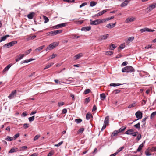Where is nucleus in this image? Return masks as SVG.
I'll return each instance as SVG.
<instances>
[{
  "label": "nucleus",
  "instance_id": "4d7b16f0",
  "mask_svg": "<svg viewBox=\"0 0 156 156\" xmlns=\"http://www.w3.org/2000/svg\"><path fill=\"white\" fill-rule=\"evenodd\" d=\"M64 105V102H58V105L59 107L63 106Z\"/></svg>",
  "mask_w": 156,
  "mask_h": 156
},
{
  "label": "nucleus",
  "instance_id": "4be33fe9",
  "mask_svg": "<svg viewBox=\"0 0 156 156\" xmlns=\"http://www.w3.org/2000/svg\"><path fill=\"white\" fill-rule=\"evenodd\" d=\"M36 37V35L30 36L27 39V41L32 40L35 38Z\"/></svg>",
  "mask_w": 156,
  "mask_h": 156
},
{
  "label": "nucleus",
  "instance_id": "3c124183",
  "mask_svg": "<svg viewBox=\"0 0 156 156\" xmlns=\"http://www.w3.org/2000/svg\"><path fill=\"white\" fill-rule=\"evenodd\" d=\"M34 116H32L31 117L29 118L28 119L30 122H32L34 120Z\"/></svg>",
  "mask_w": 156,
  "mask_h": 156
},
{
  "label": "nucleus",
  "instance_id": "72a5a7b5",
  "mask_svg": "<svg viewBox=\"0 0 156 156\" xmlns=\"http://www.w3.org/2000/svg\"><path fill=\"white\" fill-rule=\"evenodd\" d=\"M144 146L143 144H141L140 145L137 149V151L138 152L140 151L142 149V147Z\"/></svg>",
  "mask_w": 156,
  "mask_h": 156
},
{
  "label": "nucleus",
  "instance_id": "c9c22d12",
  "mask_svg": "<svg viewBox=\"0 0 156 156\" xmlns=\"http://www.w3.org/2000/svg\"><path fill=\"white\" fill-rule=\"evenodd\" d=\"M122 84L120 83H111L110 84V86H113V87H115L117 86H119V85H122Z\"/></svg>",
  "mask_w": 156,
  "mask_h": 156
},
{
  "label": "nucleus",
  "instance_id": "393cba45",
  "mask_svg": "<svg viewBox=\"0 0 156 156\" xmlns=\"http://www.w3.org/2000/svg\"><path fill=\"white\" fill-rule=\"evenodd\" d=\"M134 39V37H129L126 43H129V42H132Z\"/></svg>",
  "mask_w": 156,
  "mask_h": 156
},
{
  "label": "nucleus",
  "instance_id": "79ce46f5",
  "mask_svg": "<svg viewBox=\"0 0 156 156\" xmlns=\"http://www.w3.org/2000/svg\"><path fill=\"white\" fill-rule=\"evenodd\" d=\"M91 117H92L91 114H90L89 113H87L86 116V119L87 120H89Z\"/></svg>",
  "mask_w": 156,
  "mask_h": 156
},
{
  "label": "nucleus",
  "instance_id": "ea45409f",
  "mask_svg": "<svg viewBox=\"0 0 156 156\" xmlns=\"http://www.w3.org/2000/svg\"><path fill=\"white\" fill-rule=\"evenodd\" d=\"M97 2L94 1H91L90 3V6L91 7H93L95 6Z\"/></svg>",
  "mask_w": 156,
  "mask_h": 156
},
{
  "label": "nucleus",
  "instance_id": "6ab92c4d",
  "mask_svg": "<svg viewBox=\"0 0 156 156\" xmlns=\"http://www.w3.org/2000/svg\"><path fill=\"white\" fill-rule=\"evenodd\" d=\"M109 116H107L105 119L104 123L107 125H108L109 123Z\"/></svg>",
  "mask_w": 156,
  "mask_h": 156
},
{
  "label": "nucleus",
  "instance_id": "49530a36",
  "mask_svg": "<svg viewBox=\"0 0 156 156\" xmlns=\"http://www.w3.org/2000/svg\"><path fill=\"white\" fill-rule=\"evenodd\" d=\"M54 151H51L48 154L47 156H52L54 155Z\"/></svg>",
  "mask_w": 156,
  "mask_h": 156
},
{
  "label": "nucleus",
  "instance_id": "69168bd1",
  "mask_svg": "<svg viewBox=\"0 0 156 156\" xmlns=\"http://www.w3.org/2000/svg\"><path fill=\"white\" fill-rule=\"evenodd\" d=\"M56 35L61 33L62 32V30H55Z\"/></svg>",
  "mask_w": 156,
  "mask_h": 156
},
{
  "label": "nucleus",
  "instance_id": "f257e3e1",
  "mask_svg": "<svg viewBox=\"0 0 156 156\" xmlns=\"http://www.w3.org/2000/svg\"><path fill=\"white\" fill-rule=\"evenodd\" d=\"M134 70L133 68L130 66H127L122 69V72H134Z\"/></svg>",
  "mask_w": 156,
  "mask_h": 156
},
{
  "label": "nucleus",
  "instance_id": "cd10ccee",
  "mask_svg": "<svg viewBox=\"0 0 156 156\" xmlns=\"http://www.w3.org/2000/svg\"><path fill=\"white\" fill-rule=\"evenodd\" d=\"M54 63H48L45 67V68L44 69V70H45L47 69H48L51 67L52 65H53Z\"/></svg>",
  "mask_w": 156,
  "mask_h": 156
},
{
  "label": "nucleus",
  "instance_id": "bf43d9fd",
  "mask_svg": "<svg viewBox=\"0 0 156 156\" xmlns=\"http://www.w3.org/2000/svg\"><path fill=\"white\" fill-rule=\"evenodd\" d=\"M125 47V45L124 44H122L119 47V49H122Z\"/></svg>",
  "mask_w": 156,
  "mask_h": 156
},
{
  "label": "nucleus",
  "instance_id": "c85d7f7f",
  "mask_svg": "<svg viewBox=\"0 0 156 156\" xmlns=\"http://www.w3.org/2000/svg\"><path fill=\"white\" fill-rule=\"evenodd\" d=\"M100 97L101 100H104L106 98V96L105 94L102 93L100 95Z\"/></svg>",
  "mask_w": 156,
  "mask_h": 156
},
{
  "label": "nucleus",
  "instance_id": "5701e85b",
  "mask_svg": "<svg viewBox=\"0 0 156 156\" xmlns=\"http://www.w3.org/2000/svg\"><path fill=\"white\" fill-rule=\"evenodd\" d=\"M119 133L118 132V130H115L113 131V132L112 133L111 135V136H116Z\"/></svg>",
  "mask_w": 156,
  "mask_h": 156
},
{
  "label": "nucleus",
  "instance_id": "dca6fc26",
  "mask_svg": "<svg viewBox=\"0 0 156 156\" xmlns=\"http://www.w3.org/2000/svg\"><path fill=\"white\" fill-rule=\"evenodd\" d=\"M9 35H6L5 36L2 37L0 40V43L4 41H5L6 39V38L9 37Z\"/></svg>",
  "mask_w": 156,
  "mask_h": 156
},
{
  "label": "nucleus",
  "instance_id": "c756f323",
  "mask_svg": "<svg viewBox=\"0 0 156 156\" xmlns=\"http://www.w3.org/2000/svg\"><path fill=\"white\" fill-rule=\"evenodd\" d=\"M106 12H107V11L106 10H104L103 11H101V12L98 13L97 14V15L98 16H100L103 15Z\"/></svg>",
  "mask_w": 156,
  "mask_h": 156
},
{
  "label": "nucleus",
  "instance_id": "9d476101",
  "mask_svg": "<svg viewBox=\"0 0 156 156\" xmlns=\"http://www.w3.org/2000/svg\"><path fill=\"white\" fill-rule=\"evenodd\" d=\"M136 18L133 17H132L131 18H128L126 20L125 22L126 23H128L130 22H133L134 21Z\"/></svg>",
  "mask_w": 156,
  "mask_h": 156
},
{
  "label": "nucleus",
  "instance_id": "052dcab7",
  "mask_svg": "<svg viewBox=\"0 0 156 156\" xmlns=\"http://www.w3.org/2000/svg\"><path fill=\"white\" fill-rule=\"evenodd\" d=\"M145 153L146 155L147 156H151V154L150 152H149V151H145Z\"/></svg>",
  "mask_w": 156,
  "mask_h": 156
},
{
  "label": "nucleus",
  "instance_id": "aec40b11",
  "mask_svg": "<svg viewBox=\"0 0 156 156\" xmlns=\"http://www.w3.org/2000/svg\"><path fill=\"white\" fill-rule=\"evenodd\" d=\"M134 132V130L132 129H129L126 132L125 134L127 135H132V133Z\"/></svg>",
  "mask_w": 156,
  "mask_h": 156
},
{
  "label": "nucleus",
  "instance_id": "f03ea898",
  "mask_svg": "<svg viewBox=\"0 0 156 156\" xmlns=\"http://www.w3.org/2000/svg\"><path fill=\"white\" fill-rule=\"evenodd\" d=\"M156 7V3H154L150 5L149 6L145 9L147 13H149Z\"/></svg>",
  "mask_w": 156,
  "mask_h": 156
},
{
  "label": "nucleus",
  "instance_id": "6e6d98bb",
  "mask_svg": "<svg viewBox=\"0 0 156 156\" xmlns=\"http://www.w3.org/2000/svg\"><path fill=\"white\" fill-rule=\"evenodd\" d=\"M63 143V141H62L60 142H59L58 144L55 145L54 146L55 147H59Z\"/></svg>",
  "mask_w": 156,
  "mask_h": 156
},
{
  "label": "nucleus",
  "instance_id": "412c9836",
  "mask_svg": "<svg viewBox=\"0 0 156 156\" xmlns=\"http://www.w3.org/2000/svg\"><path fill=\"white\" fill-rule=\"evenodd\" d=\"M34 13L33 12H31L29 14H28L27 16V17L29 19H32L34 16Z\"/></svg>",
  "mask_w": 156,
  "mask_h": 156
},
{
  "label": "nucleus",
  "instance_id": "20e7f679",
  "mask_svg": "<svg viewBox=\"0 0 156 156\" xmlns=\"http://www.w3.org/2000/svg\"><path fill=\"white\" fill-rule=\"evenodd\" d=\"M16 41H13L7 44H5L3 46V47L5 48H8L14 45L17 43Z\"/></svg>",
  "mask_w": 156,
  "mask_h": 156
},
{
  "label": "nucleus",
  "instance_id": "ddd939ff",
  "mask_svg": "<svg viewBox=\"0 0 156 156\" xmlns=\"http://www.w3.org/2000/svg\"><path fill=\"white\" fill-rule=\"evenodd\" d=\"M108 36L109 35L108 34H106L102 36H101L99 37V39L100 40H102L106 39L108 38Z\"/></svg>",
  "mask_w": 156,
  "mask_h": 156
},
{
  "label": "nucleus",
  "instance_id": "2f4dec72",
  "mask_svg": "<svg viewBox=\"0 0 156 156\" xmlns=\"http://www.w3.org/2000/svg\"><path fill=\"white\" fill-rule=\"evenodd\" d=\"M134 127L136 128V129L138 130H139L140 129V123L139 122L137 124L134 125Z\"/></svg>",
  "mask_w": 156,
  "mask_h": 156
},
{
  "label": "nucleus",
  "instance_id": "1a4fd4ad",
  "mask_svg": "<svg viewBox=\"0 0 156 156\" xmlns=\"http://www.w3.org/2000/svg\"><path fill=\"white\" fill-rule=\"evenodd\" d=\"M16 90H14L8 96V97L10 99L12 98L16 94Z\"/></svg>",
  "mask_w": 156,
  "mask_h": 156
},
{
  "label": "nucleus",
  "instance_id": "5fc2aeb1",
  "mask_svg": "<svg viewBox=\"0 0 156 156\" xmlns=\"http://www.w3.org/2000/svg\"><path fill=\"white\" fill-rule=\"evenodd\" d=\"M75 121L77 123H79L82 121V120L80 119H76Z\"/></svg>",
  "mask_w": 156,
  "mask_h": 156
},
{
  "label": "nucleus",
  "instance_id": "09e8293b",
  "mask_svg": "<svg viewBox=\"0 0 156 156\" xmlns=\"http://www.w3.org/2000/svg\"><path fill=\"white\" fill-rule=\"evenodd\" d=\"M57 56V55L56 54H53L50 57H49L48 60H49L51 59H52L54 58L55 57Z\"/></svg>",
  "mask_w": 156,
  "mask_h": 156
},
{
  "label": "nucleus",
  "instance_id": "423d86ee",
  "mask_svg": "<svg viewBox=\"0 0 156 156\" xmlns=\"http://www.w3.org/2000/svg\"><path fill=\"white\" fill-rule=\"evenodd\" d=\"M135 115L138 119H140L142 117V113L140 111H137Z\"/></svg>",
  "mask_w": 156,
  "mask_h": 156
},
{
  "label": "nucleus",
  "instance_id": "8fccbe9b",
  "mask_svg": "<svg viewBox=\"0 0 156 156\" xmlns=\"http://www.w3.org/2000/svg\"><path fill=\"white\" fill-rule=\"evenodd\" d=\"M90 91V89H87L85 90L84 92V94H87L89 93Z\"/></svg>",
  "mask_w": 156,
  "mask_h": 156
},
{
  "label": "nucleus",
  "instance_id": "338daca9",
  "mask_svg": "<svg viewBox=\"0 0 156 156\" xmlns=\"http://www.w3.org/2000/svg\"><path fill=\"white\" fill-rule=\"evenodd\" d=\"M19 133H17L16 134H15L13 136V138L14 139V140L16 139L17 138L19 137Z\"/></svg>",
  "mask_w": 156,
  "mask_h": 156
},
{
  "label": "nucleus",
  "instance_id": "603ef678",
  "mask_svg": "<svg viewBox=\"0 0 156 156\" xmlns=\"http://www.w3.org/2000/svg\"><path fill=\"white\" fill-rule=\"evenodd\" d=\"M27 114L26 111L23 112L21 114V116L23 117H25L27 116Z\"/></svg>",
  "mask_w": 156,
  "mask_h": 156
},
{
  "label": "nucleus",
  "instance_id": "37998d69",
  "mask_svg": "<svg viewBox=\"0 0 156 156\" xmlns=\"http://www.w3.org/2000/svg\"><path fill=\"white\" fill-rule=\"evenodd\" d=\"M136 106V104L135 102H134L129 105L128 107L129 108H133L134 107Z\"/></svg>",
  "mask_w": 156,
  "mask_h": 156
},
{
  "label": "nucleus",
  "instance_id": "39448f33",
  "mask_svg": "<svg viewBox=\"0 0 156 156\" xmlns=\"http://www.w3.org/2000/svg\"><path fill=\"white\" fill-rule=\"evenodd\" d=\"M154 31V30H152L151 29H149L147 28H144L143 29H141L140 30V31L141 32V33H143L144 32H153Z\"/></svg>",
  "mask_w": 156,
  "mask_h": 156
},
{
  "label": "nucleus",
  "instance_id": "13d9d810",
  "mask_svg": "<svg viewBox=\"0 0 156 156\" xmlns=\"http://www.w3.org/2000/svg\"><path fill=\"white\" fill-rule=\"evenodd\" d=\"M113 54V52L112 51H109L106 52V55H111Z\"/></svg>",
  "mask_w": 156,
  "mask_h": 156
},
{
  "label": "nucleus",
  "instance_id": "de8ad7c7",
  "mask_svg": "<svg viewBox=\"0 0 156 156\" xmlns=\"http://www.w3.org/2000/svg\"><path fill=\"white\" fill-rule=\"evenodd\" d=\"M124 148L123 147H122L118 149L116 152L117 154L118 153L122 151Z\"/></svg>",
  "mask_w": 156,
  "mask_h": 156
},
{
  "label": "nucleus",
  "instance_id": "f3484780",
  "mask_svg": "<svg viewBox=\"0 0 156 156\" xmlns=\"http://www.w3.org/2000/svg\"><path fill=\"white\" fill-rule=\"evenodd\" d=\"M47 34L48 36H53L56 35L55 30L51 31L49 32Z\"/></svg>",
  "mask_w": 156,
  "mask_h": 156
},
{
  "label": "nucleus",
  "instance_id": "680f3d73",
  "mask_svg": "<svg viewBox=\"0 0 156 156\" xmlns=\"http://www.w3.org/2000/svg\"><path fill=\"white\" fill-rule=\"evenodd\" d=\"M141 138V136L140 134H139L137 137L136 139L138 141Z\"/></svg>",
  "mask_w": 156,
  "mask_h": 156
},
{
  "label": "nucleus",
  "instance_id": "58836bf2",
  "mask_svg": "<svg viewBox=\"0 0 156 156\" xmlns=\"http://www.w3.org/2000/svg\"><path fill=\"white\" fill-rule=\"evenodd\" d=\"M155 115H156V111L154 112L151 114L150 116L151 119H152L154 118Z\"/></svg>",
  "mask_w": 156,
  "mask_h": 156
},
{
  "label": "nucleus",
  "instance_id": "4c0bfd02",
  "mask_svg": "<svg viewBox=\"0 0 156 156\" xmlns=\"http://www.w3.org/2000/svg\"><path fill=\"white\" fill-rule=\"evenodd\" d=\"M43 18L44 20V23H47L48 21H49V19L48 18L46 17L45 16H43Z\"/></svg>",
  "mask_w": 156,
  "mask_h": 156
},
{
  "label": "nucleus",
  "instance_id": "a19ab883",
  "mask_svg": "<svg viewBox=\"0 0 156 156\" xmlns=\"http://www.w3.org/2000/svg\"><path fill=\"white\" fill-rule=\"evenodd\" d=\"M116 47V46L115 45L112 44H111L110 46L109 47V49L110 50H112L114 49Z\"/></svg>",
  "mask_w": 156,
  "mask_h": 156
},
{
  "label": "nucleus",
  "instance_id": "c03bdc74",
  "mask_svg": "<svg viewBox=\"0 0 156 156\" xmlns=\"http://www.w3.org/2000/svg\"><path fill=\"white\" fill-rule=\"evenodd\" d=\"M121 91V90L119 89H116L114 90L113 91V94H116L119 93Z\"/></svg>",
  "mask_w": 156,
  "mask_h": 156
},
{
  "label": "nucleus",
  "instance_id": "a878e982",
  "mask_svg": "<svg viewBox=\"0 0 156 156\" xmlns=\"http://www.w3.org/2000/svg\"><path fill=\"white\" fill-rule=\"evenodd\" d=\"M32 59L30 58L29 60H25L22 61L21 62V64H22L24 63H28V62L32 61Z\"/></svg>",
  "mask_w": 156,
  "mask_h": 156
},
{
  "label": "nucleus",
  "instance_id": "6e6552de",
  "mask_svg": "<svg viewBox=\"0 0 156 156\" xmlns=\"http://www.w3.org/2000/svg\"><path fill=\"white\" fill-rule=\"evenodd\" d=\"M116 23V22L114 23H109L106 25V27L108 28L111 29L113 28L115 26Z\"/></svg>",
  "mask_w": 156,
  "mask_h": 156
},
{
  "label": "nucleus",
  "instance_id": "bb28decb",
  "mask_svg": "<svg viewBox=\"0 0 156 156\" xmlns=\"http://www.w3.org/2000/svg\"><path fill=\"white\" fill-rule=\"evenodd\" d=\"M126 128V126H123L122 127L120 128L118 130V132L119 133L122 132Z\"/></svg>",
  "mask_w": 156,
  "mask_h": 156
},
{
  "label": "nucleus",
  "instance_id": "f8f14e48",
  "mask_svg": "<svg viewBox=\"0 0 156 156\" xmlns=\"http://www.w3.org/2000/svg\"><path fill=\"white\" fill-rule=\"evenodd\" d=\"M129 1V0H125V1L121 4L120 6L122 7L126 6Z\"/></svg>",
  "mask_w": 156,
  "mask_h": 156
},
{
  "label": "nucleus",
  "instance_id": "2eb2a0df",
  "mask_svg": "<svg viewBox=\"0 0 156 156\" xmlns=\"http://www.w3.org/2000/svg\"><path fill=\"white\" fill-rule=\"evenodd\" d=\"M82 56L83 54L82 53H80L74 56L75 59V60H77Z\"/></svg>",
  "mask_w": 156,
  "mask_h": 156
},
{
  "label": "nucleus",
  "instance_id": "a18cd8bd",
  "mask_svg": "<svg viewBox=\"0 0 156 156\" xmlns=\"http://www.w3.org/2000/svg\"><path fill=\"white\" fill-rule=\"evenodd\" d=\"M31 51L32 49H30L26 51L25 52V54H24L25 56L29 54L31 52Z\"/></svg>",
  "mask_w": 156,
  "mask_h": 156
},
{
  "label": "nucleus",
  "instance_id": "a211bd4d",
  "mask_svg": "<svg viewBox=\"0 0 156 156\" xmlns=\"http://www.w3.org/2000/svg\"><path fill=\"white\" fill-rule=\"evenodd\" d=\"M18 150L17 148H12L9 151V153H11L18 151Z\"/></svg>",
  "mask_w": 156,
  "mask_h": 156
},
{
  "label": "nucleus",
  "instance_id": "7c9ffc66",
  "mask_svg": "<svg viewBox=\"0 0 156 156\" xmlns=\"http://www.w3.org/2000/svg\"><path fill=\"white\" fill-rule=\"evenodd\" d=\"M5 140L8 141H11L13 140V138L11 136H8L5 138Z\"/></svg>",
  "mask_w": 156,
  "mask_h": 156
},
{
  "label": "nucleus",
  "instance_id": "b1692460",
  "mask_svg": "<svg viewBox=\"0 0 156 156\" xmlns=\"http://www.w3.org/2000/svg\"><path fill=\"white\" fill-rule=\"evenodd\" d=\"M90 24L91 25H97V20L94 21H92L91 20H90Z\"/></svg>",
  "mask_w": 156,
  "mask_h": 156
},
{
  "label": "nucleus",
  "instance_id": "e2e57ef3",
  "mask_svg": "<svg viewBox=\"0 0 156 156\" xmlns=\"http://www.w3.org/2000/svg\"><path fill=\"white\" fill-rule=\"evenodd\" d=\"M23 127L24 128L27 129L29 127V124L27 123H24L23 124Z\"/></svg>",
  "mask_w": 156,
  "mask_h": 156
},
{
  "label": "nucleus",
  "instance_id": "0eeeda50",
  "mask_svg": "<svg viewBox=\"0 0 156 156\" xmlns=\"http://www.w3.org/2000/svg\"><path fill=\"white\" fill-rule=\"evenodd\" d=\"M66 25V23H62L59 24L53 27L54 29H58L60 28H61L65 26Z\"/></svg>",
  "mask_w": 156,
  "mask_h": 156
},
{
  "label": "nucleus",
  "instance_id": "774afa93",
  "mask_svg": "<svg viewBox=\"0 0 156 156\" xmlns=\"http://www.w3.org/2000/svg\"><path fill=\"white\" fill-rule=\"evenodd\" d=\"M90 101V99L89 97L85 99V101L87 103H88Z\"/></svg>",
  "mask_w": 156,
  "mask_h": 156
},
{
  "label": "nucleus",
  "instance_id": "473e14b6",
  "mask_svg": "<svg viewBox=\"0 0 156 156\" xmlns=\"http://www.w3.org/2000/svg\"><path fill=\"white\" fill-rule=\"evenodd\" d=\"M45 46L44 45H43L42 46L39 47L35 49V51H40L41 50H42L45 47Z\"/></svg>",
  "mask_w": 156,
  "mask_h": 156
},
{
  "label": "nucleus",
  "instance_id": "4468645a",
  "mask_svg": "<svg viewBox=\"0 0 156 156\" xmlns=\"http://www.w3.org/2000/svg\"><path fill=\"white\" fill-rule=\"evenodd\" d=\"M24 56V54H22L20 55H18L17 58L16 59V62H18L21 60Z\"/></svg>",
  "mask_w": 156,
  "mask_h": 156
},
{
  "label": "nucleus",
  "instance_id": "7ed1b4c3",
  "mask_svg": "<svg viewBox=\"0 0 156 156\" xmlns=\"http://www.w3.org/2000/svg\"><path fill=\"white\" fill-rule=\"evenodd\" d=\"M59 43L58 42H54L50 44L46 48V51H48L51 49H52L56 46H58Z\"/></svg>",
  "mask_w": 156,
  "mask_h": 156
},
{
  "label": "nucleus",
  "instance_id": "e433bc0d",
  "mask_svg": "<svg viewBox=\"0 0 156 156\" xmlns=\"http://www.w3.org/2000/svg\"><path fill=\"white\" fill-rule=\"evenodd\" d=\"M11 65L10 64L8 65L6 67H5L3 70L4 72L7 71L11 67Z\"/></svg>",
  "mask_w": 156,
  "mask_h": 156
},
{
  "label": "nucleus",
  "instance_id": "864d4df0",
  "mask_svg": "<svg viewBox=\"0 0 156 156\" xmlns=\"http://www.w3.org/2000/svg\"><path fill=\"white\" fill-rule=\"evenodd\" d=\"M40 136L39 135H36L34 137L33 140L34 141H36L40 137Z\"/></svg>",
  "mask_w": 156,
  "mask_h": 156
},
{
  "label": "nucleus",
  "instance_id": "f704fd0d",
  "mask_svg": "<svg viewBox=\"0 0 156 156\" xmlns=\"http://www.w3.org/2000/svg\"><path fill=\"white\" fill-rule=\"evenodd\" d=\"M84 129L83 128H82L80 129L78 131L77 133L79 134H81L84 131Z\"/></svg>",
  "mask_w": 156,
  "mask_h": 156
},
{
  "label": "nucleus",
  "instance_id": "0e129e2a",
  "mask_svg": "<svg viewBox=\"0 0 156 156\" xmlns=\"http://www.w3.org/2000/svg\"><path fill=\"white\" fill-rule=\"evenodd\" d=\"M27 148V146H23L21 148L20 150L21 151H24L25 150H26V149Z\"/></svg>",
  "mask_w": 156,
  "mask_h": 156
},
{
  "label": "nucleus",
  "instance_id": "9b49d317",
  "mask_svg": "<svg viewBox=\"0 0 156 156\" xmlns=\"http://www.w3.org/2000/svg\"><path fill=\"white\" fill-rule=\"evenodd\" d=\"M91 28L90 26L86 27H82L81 29V30L82 31H87L90 30Z\"/></svg>",
  "mask_w": 156,
  "mask_h": 156
}]
</instances>
